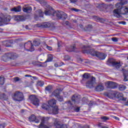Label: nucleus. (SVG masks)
<instances>
[{
    "label": "nucleus",
    "instance_id": "f257e3e1",
    "mask_svg": "<svg viewBox=\"0 0 128 128\" xmlns=\"http://www.w3.org/2000/svg\"><path fill=\"white\" fill-rule=\"evenodd\" d=\"M126 0H120V2L117 3L116 6L117 9L114 10V16L117 18H120V14H128V8L126 6L122 7V6L126 4Z\"/></svg>",
    "mask_w": 128,
    "mask_h": 128
},
{
    "label": "nucleus",
    "instance_id": "f03ea898",
    "mask_svg": "<svg viewBox=\"0 0 128 128\" xmlns=\"http://www.w3.org/2000/svg\"><path fill=\"white\" fill-rule=\"evenodd\" d=\"M46 16H56L59 20H66L68 18V15L64 12H54V10H48L44 12Z\"/></svg>",
    "mask_w": 128,
    "mask_h": 128
},
{
    "label": "nucleus",
    "instance_id": "7ed1b4c3",
    "mask_svg": "<svg viewBox=\"0 0 128 128\" xmlns=\"http://www.w3.org/2000/svg\"><path fill=\"white\" fill-rule=\"evenodd\" d=\"M83 79L82 80V82L84 80H88L90 78V81H88L86 82V88H92V86L94 85V82L96 80V78L92 76L90 78V75L88 73H84L83 75Z\"/></svg>",
    "mask_w": 128,
    "mask_h": 128
},
{
    "label": "nucleus",
    "instance_id": "20e7f679",
    "mask_svg": "<svg viewBox=\"0 0 128 128\" xmlns=\"http://www.w3.org/2000/svg\"><path fill=\"white\" fill-rule=\"evenodd\" d=\"M12 99L15 102H22L24 100V94L20 92H16L12 96Z\"/></svg>",
    "mask_w": 128,
    "mask_h": 128
},
{
    "label": "nucleus",
    "instance_id": "39448f33",
    "mask_svg": "<svg viewBox=\"0 0 128 128\" xmlns=\"http://www.w3.org/2000/svg\"><path fill=\"white\" fill-rule=\"evenodd\" d=\"M24 48L25 50H28V52H34V48L30 40H29L24 44Z\"/></svg>",
    "mask_w": 128,
    "mask_h": 128
},
{
    "label": "nucleus",
    "instance_id": "423d86ee",
    "mask_svg": "<svg viewBox=\"0 0 128 128\" xmlns=\"http://www.w3.org/2000/svg\"><path fill=\"white\" fill-rule=\"evenodd\" d=\"M29 99L31 100L32 104L36 106H40V100L34 95H31L29 97Z\"/></svg>",
    "mask_w": 128,
    "mask_h": 128
},
{
    "label": "nucleus",
    "instance_id": "0eeeda50",
    "mask_svg": "<svg viewBox=\"0 0 128 128\" xmlns=\"http://www.w3.org/2000/svg\"><path fill=\"white\" fill-rule=\"evenodd\" d=\"M107 88H111L114 90V88H118V84L112 82V81H108L105 84Z\"/></svg>",
    "mask_w": 128,
    "mask_h": 128
},
{
    "label": "nucleus",
    "instance_id": "6e6552de",
    "mask_svg": "<svg viewBox=\"0 0 128 128\" xmlns=\"http://www.w3.org/2000/svg\"><path fill=\"white\" fill-rule=\"evenodd\" d=\"M72 100L74 102V104H80L82 100V97L80 95L74 94L72 98Z\"/></svg>",
    "mask_w": 128,
    "mask_h": 128
},
{
    "label": "nucleus",
    "instance_id": "1a4fd4ad",
    "mask_svg": "<svg viewBox=\"0 0 128 128\" xmlns=\"http://www.w3.org/2000/svg\"><path fill=\"white\" fill-rule=\"evenodd\" d=\"M10 20H12V17L10 15H8L4 19L0 18V26H2L4 24H6V22H10Z\"/></svg>",
    "mask_w": 128,
    "mask_h": 128
},
{
    "label": "nucleus",
    "instance_id": "9d476101",
    "mask_svg": "<svg viewBox=\"0 0 128 128\" xmlns=\"http://www.w3.org/2000/svg\"><path fill=\"white\" fill-rule=\"evenodd\" d=\"M83 52L84 54H91V56H96L98 55V52H95L94 50L90 49L89 50H84V51H83Z\"/></svg>",
    "mask_w": 128,
    "mask_h": 128
},
{
    "label": "nucleus",
    "instance_id": "9b49d317",
    "mask_svg": "<svg viewBox=\"0 0 128 128\" xmlns=\"http://www.w3.org/2000/svg\"><path fill=\"white\" fill-rule=\"evenodd\" d=\"M54 125L55 126L58 128H68V125L66 124H60V122L58 121V119H54Z\"/></svg>",
    "mask_w": 128,
    "mask_h": 128
},
{
    "label": "nucleus",
    "instance_id": "f8f14e48",
    "mask_svg": "<svg viewBox=\"0 0 128 128\" xmlns=\"http://www.w3.org/2000/svg\"><path fill=\"white\" fill-rule=\"evenodd\" d=\"M53 94L55 96H56L59 102H62V100H64L62 96H60V92L58 90H55Z\"/></svg>",
    "mask_w": 128,
    "mask_h": 128
},
{
    "label": "nucleus",
    "instance_id": "ddd939ff",
    "mask_svg": "<svg viewBox=\"0 0 128 128\" xmlns=\"http://www.w3.org/2000/svg\"><path fill=\"white\" fill-rule=\"evenodd\" d=\"M32 8L30 6L26 5L23 7V12H24L30 14V12H32Z\"/></svg>",
    "mask_w": 128,
    "mask_h": 128
},
{
    "label": "nucleus",
    "instance_id": "4468645a",
    "mask_svg": "<svg viewBox=\"0 0 128 128\" xmlns=\"http://www.w3.org/2000/svg\"><path fill=\"white\" fill-rule=\"evenodd\" d=\"M48 120V118H43L42 119V122L40 124V128H49L48 126L44 124H46V120Z\"/></svg>",
    "mask_w": 128,
    "mask_h": 128
},
{
    "label": "nucleus",
    "instance_id": "2eb2a0df",
    "mask_svg": "<svg viewBox=\"0 0 128 128\" xmlns=\"http://www.w3.org/2000/svg\"><path fill=\"white\" fill-rule=\"evenodd\" d=\"M5 57L6 58V60H8V58L14 60V58H17L16 55L14 53H8L5 55Z\"/></svg>",
    "mask_w": 128,
    "mask_h": 128
},
{
    "label": "nucleus",
    "instance_id": "dca6fc26",
    "mask_svg": "<svg viewBox=\"0 0 128 128\" xmlns=\"http://www.w3.org/2000/svg\"><path fill=\"white\" fill-rule=\"evenodd\" d=\"M96 56L100 60H104L106 58V54L104 53L97 52V56Z\"/></svg>",
    "mask_w": 128,
    "mask_h": 128
},
{
    "label": "nucleus",
    "instance_id": "f3484780",
    "mask_svg": "<svg viewBox=\"0 0 128 128\" xmlns=\"http://www.w3.org/2000/svg\"><path fill=\"white\" fill-rule=\"evenodd\" d=\"M29 120L30 122H34L36 124H38L40 122V120L36 119V115H32L29 118Z\"/></svg>",
    "mask_w": 128,
    "mask_h": 128
},
{
    "label": "nucleus",
    "instance_id": "a211bd4d",
    "mask_svg": "<svg viewBox=\"0 0 128 128\" xmlns=\"http://www.w3.org/2000/svg\"><path fill=\"white\" fill-rule=\"evenodd\" d=\"M107 96L110 100H112L116 96V93L114 91L110 92L107 94Z\"/></svg>",
    "mask_w": 128,
    "mask_h": 128
},
{
    "label": "nucleus",
    "instance_id": "6ab92c4d",
    "mask_svg": "<svg viewBox=\"0 0 128 128\" xmlns=\"http://www.w3.org/2000/svg\"><path fill=\"white\" fill-rule=\"evenodd\" d=\"M35 15L37 17L42 18L44 16V12L40 10H38L36 12Z\"/></svg>",
    "mask_w": 128,
    "mask_h": 128
},
{
    "label": "nucleus",
    "instance_id": "aec40b11",
    "mask_svg": "<svg viewBox=\"0 0 128 128\" xmlns=\"http://www.w3.org/2000/svg\"><path fill=\"white\" fill-rule=\"evenodd\" d=\"M67 52H74V50H76V45L75 44H73L72 46H67L66 47Z\"/></svg>",
    "mask_w": 128,
    "mask_h": 128
},
{
    "label": "nucleus",
    "instance_id": "412c9836",
    "mask_svg": "<svg viewBox=\"0 0 128 128\" xmlns=\"http://www.w3.org/2000/svg\"><path fill=\"white\" fill-rule=\"evenodd\" d=\"M56 100L54 99H52L48 102V104L51 108H52L54 106H56Z\"/></svg>",
    "mask_w": 128,
    "mask_h": 128
},
{
    "label": "nucleus",
    "instance_id": "4be33fe9",
    "mask_svg": "<svg viewBox=\"0 0 128 128\" xmlns=\"http://www.w3.org/2000/svg\"><path fill=\"white\" fill-rule=\"evenodd\" d=\"M104 90V87L102 84H100L98 85L96 88V92H102V90Z\"/></svg>",
    "mask_w": 128,
    "mask_h": 128
},
{
    "label": "nucleus",
    "instance_id": "5701e85b",
    "mask_svg": "<svg viewBox=\"0 0 128 128\" xmlns=\"http://www.w3.org/2000/svg\"><path fill=\"white\" fill-rule=\"evenodd\" d=\"M22 10L20 6H18L17 7H14L11 9V12H20Z\"/></svg>",
    "mask_w": 128,
    "mask_h": 128
},
{
    "label": "nucleus",
    "instance_id": "b1692460",
    "mask_svg": "<svg viewBox=\"0 0 128 128\" xmlns=\"http://www.w3.org/2000/svg\"><path fill=\"white\" fill-rule=\"evenodd\" d=\"M118 98L120 100H122L123 102H126V98H124V94L122 93H118Z\"/></svg>",
    "mask_w": 128,
    "mask_h": 128
},
{
    "label": "nucleus",
    "instance_id": "393cba45",
    "mask_svg": "<svg viewBox=\"0 0 128 128\" xmlns=\"http://www.w3.org/2000/svg\"><path fill=\"white\" fill-rule=\"evenodd\" d=\"M52 112L54 114H58V106L52 108Z\"/></svg>",
    "mask_w": 128,
    "mask_h": 128
},
{
    "label": "nucleus",
    "instance_id": "a878e982",
    "mask_svg": "<svg viewBox=\"0 0 128 128\" xmlns=\"http://www.w3.org/2000/svg\"><path fill=\"white\" fill-rule=\"evenodd\" d=\"M42 26L44 28H50L52 26V24L50 22H45L42 24Z\"/></svg>",
    "mask_w": 128,
    "mask_h": 128
},
{
    "label": "nucleus",
    "instance_id": "bb28decb",
    "mask_svg": "<svg viewBox=\"0 0 128 128\" xmlns=\"http://www.w3.org/2000/svg\"><path fill=\"white\" fill-rule=\"evenodd\" d=\"M16 20H19L20 22H22L24 20V16H16Z\"/></svg>",
    "mask_w": 128,
    "mask_h": 128
},
{
    "label": "nucleus",
    "instance_id": "cd10ccee",
    "mask_svg": "<svg viewBox=\"0 0 128 128\" xmlns=\"http://www.w3.org/2000/svg\"><path fill=\"white\" fill-rule=\"evenodd\" d=\"M52 54H48V59L46 61V62H52Z\"/></svg>",
    "mask_w": 128,
    "mask_h": 128
},
{
    "label": "nucleus",
    "instance_id": "c85d7f7f",
    "mask_svg": "<svg viewBox=\"0 0 128 128\" xmlns=\"http://www.w3.org/2000/svg\"><path fill=\"white\" fill-rule=\"evenodd\" d=\"M0 98L4 100H8V96H6L4 94H2L0 96Z\"/></svg>",
    "mask_w": 128,
    "mask_h": 128
},
{
    "label": "nucleus",
    "instance_id": "c756f323",
    "mask_svg": "<svg viewBox=\"0 0 128 128\" xmlns=\"http://www.w3.org/2000/svg\"><path fill=\"white\" fill-rule=\"evenodd\" d=\"M46 92H52V87L50 86H46L45 88Z\"/></svg>",
    "mask_w": 128,
    "mask_h": 128
},
{
    "label": "nucleus",
    "instance_id": "7c9ffc66",
    "mask_svg": "<svg viewBox=\"0 0 128 128\" xmlns=\"http://www.w3.org/2000/svg\"><path fill=\"white\" fill-rule=\"evenodd\" d=\"M33 44L35 46H38L40 44V42L38 40H34L33 42Z\"/></svg>",
    "mask_w": 128,
    "mask_h": 128
},
{
    "label": "nucleus",
    "instance_id": "2f4dec72",
    "mask_svg": "<svg viewBox=\"0 0 128 128\" xmlns=\"http://www.w3.org/2000/svg\"><path fill=\"white\" fill-rule=\"evenodd\" d=\"M4 84V78L2 76H0V84L2 86Z\"/></svg>",
    "mask_w": 128,
    "mask_h": 128
},
{
    "label": "nucleus",
    "instance_id": "473e14b6",
    "mask_svg": "<svg viewBox=\"0 0 128 128\" xmlns=\"http://www.w3.org/2000/svg\"><path fill=\"white\" fill-rule=\"evenodd\" d=\"M120 90H124L126 87L124 85H120L118 88Z\"/></svg>",
    "mask_w": 128,
    "mask_h": 128
},
{
    "label": "nucleus",
    "instance_id": "72a5a7b5",
    "mask_svg": "<svg viewBox=\"0 0 128 128\" xmlns=\"http://www.w3.org/2000/svg\"><path fill=\"white\" fill-rule=\"evenodd\" d=\"M100 120H102L103 122H106V120H110V118L106 116H104L100 118Z\"/></svg>",
    "mask_w": 128,
    "mask_h": 128
},
{
    "label": "nucleus",
    "instance_id": "f704fd0d",
    "mask_svg": "<svg viewBox=\"0 0 128 128\" xmlns=\"http://www.w3.org/2000/svg\"><path fill=\"white\" fill-rule=\"evenodd\" d=\"M44 84V83L43 81H38L37 83V86H42Z\"/></svg>",
    "mask_w": 128,
    "mask_h": 128
},
{
    "label": "nucleus",
    "instance_id": "c9c22d12",
    "mask_svg": "<svg viewBox=\"0 0 128 128\" xmlns=\"http://www.w3.org/2000/svg\"><path fill=\"white\" fill-rule=\"evenodd\" d=\"M39 2L42 6H44L46 4V2H44V0H39Z\"/></svg>",
    "mask_w": 128,
    "mask_h": 128
},
{
    "label": "nucleus",
    "instance_id": "e433bc0d",
    "mask_svg": "<svg viewBox=\"0 0 128 128\" xmlns=\"http://www.w3.org/2000/svg\"><path fill=\"white\" fill-rule=\"evenodd\" d=\"M124 82H128V76L126 75L125 74H124Z\"/></svg>",
    "mask_w": 128,
    "mask_h": 128
},
{
    "label": "nucleus",
    "instance_id": "4c0bfd02",
    "mask_svg": "<svg viewBox=\"0 0 128 128\" xmlns=\"http://www.w3.org/2000/svg\"><path fill=\"white\" fill-rule=\"evenodd\" d=\"M47 62H43L41 64V66H42V68H46V66H48V64H46Z\"/></svg>",
    "mask_w": 128,
    "mask_h": 128
},
{
    "label": "nucleus",
    "instance_id": "58836bf2",
    "mask_svg": "<svg viewBox=\"0 0 128 128\" xmlns=\"http://www.w3.org/2000/svg\"><path fill=\"white\" fill-rule=\"evenodd\" d=\"M80 107H77L76 108H75L74 109V111L76 112H80Z\"/></svg>",
    "mask_w": 128,
    "mask_h": 128
},
{
    "label": "nucleus",
    "instance_id": "ea45409f",
    "mask_svg": "<svg viewBox=\"0 0 128 128\" xmlns=\"http://www.w3.org/2000/svg\"><path fill=\"white\" fill-rule=\"evenodd\" d=\"M90 28H92V26L89 25L86 27V28H84V30H90Z\"/></svg>",
    "mask_w": 128,
    "mask_h": 128
},
{
    "label": "nucleus",
    "instance_id": "a19ab883",
    "mask_svg": "<svg viewBox=\"0 0 128 128\" xmlns=\"http://www.w3.org/2000/svg\"><path fill=\"white\" fill-rule=\"evenodd\" d=\"M112 42H116L118 40V38L114 37L112 38Z\"/></svg>",
    "mask_w": 128,
    "mask_h": 128
},
{
    "label": "nucleus",
    "instance_id": "79ce46f5",
    "mask_svg": "<svg viewBox=\"0 0 128 128\" xmlns=\"http://www.w3.org/2000/svg\"><path fill=\"white\" fill-rule=\"evenodd\" d=\"M94 18H95V20H96V22H100V18H98L96 16H94Z\"/></svg>",
    "mask_w": 128,
    "mask_h": 128
},
{
    "label": "nucleus",
    "instance_id": "37998d69",
    "mask_svg": "<svg viewBox=\"0 0 128 128\" xmlns=\"http://www.w3.org/2000/svg\"><path fill=\"white\" fill-rule=\"evenodd\" d=\"M62 41H58V48L62 46Z\"/></svg>",
    "mask_w": 128,
    "mask_h": 128
},
{
    "label": "nucleus",
    "instance_id": "c03bdc74",
    "mask_svg": "<svg viewBox=\"0 0 128 128\" xmlns=\"http://www.w3.org/2000/svg\"><path fill=\"white\" fill-rule=\"evenodd\" d=\"M20 80V78H18V77H16L14 78V82H19Z\"/></svg>",
    "mask_w": 128,
    "mask_h": 128
},
{
    "label": "nucleus",
    "instance_id": "a18cd8bd",
    "mask_svg": "<svg viewBox=\"0 0 128 128\" xmlns=\"http://www.w3.org/2000/svg\"><path fill=\"white\" fill-rule=\"evenodd\" d=\"M97 126H98V128H103L104 126H102V124H99L97 125Z\"/></svg>",
    "mask_w": 128,
    "mask_h": 128
},
{
    "label": "nucleus",
    "instance_id": "49530a36",
    "mask_svg": "<svg viewBox=\"0 0 128 128\" xmlns=\"http://www.w3.org/2000/svg\"><path fill=\"white\" fill-rule=\"evenodd\" d=\"M6 126V124H0V128H4Z\"/></svg>",
    "mask_w": 128,
    "mask_h": 128
},
{
    "label": "nucleus",
    "instance_id": "de8ad7c7",
    "mask_svg": "<svg viewBox=\"0 0 128 128\" xmlns=\"http://www.w3.org/2000/svg\"><path fill=\"white\" fill-rule=\"evenodd\" d=\"M118 23L121 24H124V26L126 24V22H124V21L118 22Z\"/></svg>",
    "mask_w": 128,
    "mask_h": 128
},
{
    "label": "nucleus",
    "instance_id": "09e8293b",
    "mask_svg": "<svg viewBox=\"0 0 128 128\" xmlns=\"http://www.w3.org/2000/svg\"><path fill=\"white\" fill-rule=\"evenodd\" d=\"M113 64H114V66H118V65L120 64V62H113Z\"/></svg>",
    "mask_w": 128,
    "mask_h": 128
},
{
    "label": "nucleus",
    "instance_id": "8fccbe9b",
    "mask_svg": "<svg viewBox=\"0 0 128 128\" xmlns=\"http://www.w3.org/2000/svg\"><path fill=\"white\" fill-rule=\"evenodd\" d=\"M70 2L72 4H74V2H78V0H70Z\"/></svg>",
    "mask_w": 128,
    "mask_h": 128
},
{
    "label": "nucleus",
    "instance_id": "3c124183",
    "mask_svg": "<svg viewBox=\"0 0 128 128\" xmlns=\"http://www.w3.org/2000/svg\"><path fill=\"white\" fill-rule=\"evenodd\" d=\"M47 48L48 50H52V48L50 46H47Z\"/></svg>",
    "mask_w": 128,
    "mask_h": 128
},
{
    "label": "nucleus",
    "instance_id": "603ef678",
    "mask_svg": "<svg viewBox=\"0 0 128 128\" xmlns=\"http://www.w3.org/2000/svg\"><path fill=\"white\" fill-rule=\"evenodd\" d=\"M72 10H74V12H80V10L78 9L73 8Z\"/></svg>",
    "mask_w": 128,
    "mask_h": 128
},
{
    "label": "nucleus",
    "instance_id": "864d4df0",
    "mask_svg": "<svg viewBox=\"0 0 128 128\" xmlns=\"http://www.w3.org/2000/svg\"><path fill=\"white\" fill-rule=\"evenodd\" d=\"M79 26L80 28H84V26H82V24H80Z\"/></svg>",
    "mask_w": 128,
    "mask_h": 128
},
{
    "label": "nucleus",
    "instance_id": "5fc2aeb1",
    "mask_svg": "<svg viewBox=\"0 0 128 128\" xmlns=\"http://www.w3.org/2000/svg\"><path fill=\"white\" fill-rule=\"evenodd\" d=\"M54 66H55V68H58V65L57 64H54Z\"/></svg>",
    "mask_w": 128,
    "mask_h": 128
},
{
    "label": "nucleus",
    "instance_id": "6e6d98bb",
    "mask_svg": "<svg viewBox=\"0 0 128 128\" xmlns=\"http://www.w3.org/2000/svg\"><path fill=\"white\" fill-rule=\"evenodd\" d=\"M25 28H26V30H28V25H26L25 26Z\"/></svg>",
    "mask_w": 128,
    "mask_h": 128
},
{
    "label": "nucleus",
    "instance_id": "4d7b16f0",
    "mask_svg": "<svg viewBox=\"0 0 128 128\" xmlns=\"http://www.w3.org/2000/svg\"><path fill=\"white\" fill-rule=\"evenodd\" d=\"M82 48H83L84 50H86V47L84 46H83V47Z\"/></svg>",
    "mask_w": 128,
    "mask_h": 128
},
{
    "label": "nucleus",
    "instance_id": "13d9d810",
    "mask_svg": "<svg viewBox=\"0 0 128 128\" xmlns=\"http://www.w3.org/2000/svg\"><path fill=\"white\" fill-rule=\"evenodd\" d=\"M68 104H72V102L70 101L68 102Z\"/></svg>",
    "mask_w": 128,
    "mask_h": 128
},
{
    "label": "nucleus",
    "instance_id": "bf43d9fd",
    "mask_svg": "<svg viewBox=\"0 0 128 128\" xmlns=\"http://www.w3.org/2000/svg\"><path fill=\"white\" fill-rule=\"evenodd\" d=\"M103 128H108V126H104V127H103Z\"/></svg>",
    "mask_w": 128,
    "mask_h": 128
},
{
    "label": "nucleus",
    "instance_id": "052dcab7",
    "mask_svg": "<svg viewBox=\"0 0 128 128\" xmlns=\"http://www.w3.org/2000/svg\"><path fill=\"white\" fill-rule=\"evenodd\" d=\"M117 66H118V68H120V65H118Z\"/></svg>",
    "mask_w": 128,
    "mask_h": 128
},
{
    "label": "nucleus",
    "instance_id": "680f3d73",
    "mask_svg": "<svg viewBox=\"0 0 128 128\" xmlns=\"http://www.w3.org/2000/svg\"><path fill=\"white\" fill-rule=\"evenodd\" d=\"M42 108H44V110H48V108H44V107H42Z\"/></svg>",
    "mask_w": 128,
    "mask_h": 128
},
{
    "label": "nucleus",
    "instance_id": "e2e57ef3",
    "mask_svg": "<svg viewBox=\"0 0 128 128\" xmlns=\"http://www.w3.org/2000/svg\"><path fill=\"white\" fill-rule=\"evenodd\" d=\"M116 120H118V117H115Z\"/></svg>",
    "mask_w": 128,
    "mask_h": 128
},
{
    "label": "nucleus",
    "instance_id": "0e129e2a",
    "mask_svg": "<svg viewBox=\"0 0 128 128\" xmlns=\"http://www.w3.org/2000/svg\"><path fill=\"white\" fill-rule=\"evenodd\" d=\"M36 10V7H34V10Z\"/></svg>",
    "mask_w": 128,
    "mask_h": 128
},
{
    "label": "nucleus",
    "instance_id": "69168bd1",
    "mask_svg": "<svg viewBox=\"0 0 128 128\" xmlns=\"http://www.w3.org/2000/svg\"><path fill=\"white\" fill-rule=\"evenodd\" d=\"M28 75H26L25 76H28Z\"/></svg>",
    "mask_w": 128,
    "mask_h": 128
},
{
    "label": "nucleus",
    "instance_id": "338daca9",
    "mask_svg": "<svg viewBox=\"0 0 128 128\" xmlns=\"http://www.w3.org/2000/svg\"><path fill=\"white\" fill-rule=\"evenodd\" d=\"M0 50H2V49L0 48Z\"/></svg>",
    "mask_w": 128,
    "mask_h": 128
},
{
    "label": "nucleus",
    "instance_id": "774afa93",
    "mask_svg": "<svg viewBox=\"0 0 128 128\" xmlns=\"http://www.w3.org/2000/svg\"><path fill=\"white\" fill-rule=\"evenodd\" d=\"M127 60H128V56L127 57Z\"/></svg>",
    "mask_w": 128,
    "mask_h": 128
}]
</instances>
